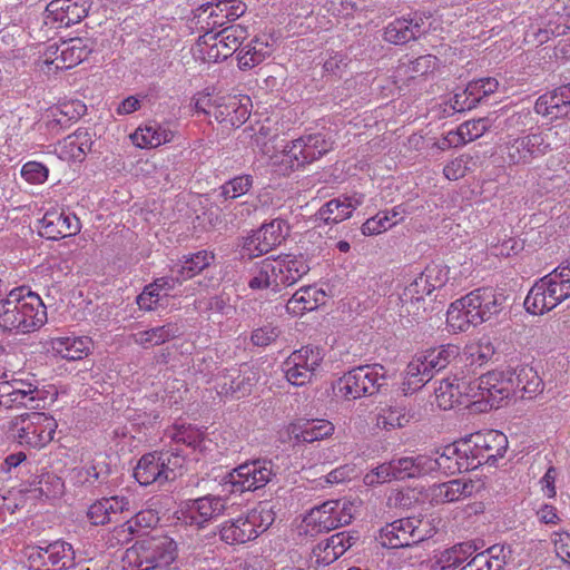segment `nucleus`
Returning <instances> with one entry per match:
<instances>
[{"instance_id": "19", "label": "nucleus", "mask_w": 570, "mask_h": 570, "mask_svg": "<svg viewBox=\"0 0 570 570\" xmlns=\"http://www.w3.org/2000/svg\"><path fill=\"white\" fill-rule=\"evenodd\" d=\"M225 510V500L220 497H203L190 501L181 511L183 521L188 525L203 528L208 521L220 515Z\"/></svg>"}, {"instance_id": "9", "label": "nucleus", "mask_w": 570, "mask_h": 570, "mask_svg": "<svg viewBox=\"0 0 570 570\" xmlns=\"http://www.w3.org/2000/svg\"><path fill=\"white\" fill-rule=\"evenodd\" d=\"M460 355L459 346L441 345L416 355L406 366V376L411 384H425L434 375L455 361Z\"/></svg>"}, {"instance_id": "28", "label": "nucleus", "mask_w": 570, "mask_h": 570, "mask_svg": "<svg viewBox=\"0 0 570 570\" xmlns=\"http://www.w3.org/2000/svg\"><path fill=\"white\" fill-rule=\"evenodd\" d=\"M87 107L79 100L63 102L47 110L46 126L51 132L59 134L85 115Z\"/></svg>"}, {"instance_id": "53", "label": "nucleus", "mask_w": 570, "mask_h": 570, "mask_svg": "<svg viewBox=\"0 0 570 570\" xmlns=\"http://www.w3.org/2000/svg\"><path fill=\"white\" fill-rule=\"evenodd\" d=\"M254 179L250 175L236 176L219 187L218 197L224 200L236 199L249 191Z\"/></svg>"}, {"instance_id": "35", "label": "nucleus", "mask_w": 570, "mask_h": 570, "mask_svg": "<svg viewBox=\"0 0 570 570\" xmlns=\"http://www.w3.org/2000/svg\"><path fill=\"white\" fill-rule=\"evenodd\" d=\"M21 295H23V301L20 309H22L21 313L24 318L22 321L21 332L26 333L42 326L47 321V312L43 303L36 293L23 287Z\"/></svg>"}, {"instance_id": "31", "label": "nucleus", "mask_w": 570, "mask_h": 570, "mask_svg": "<svg viewBox=\"0 0 570 570\" xmlns=\"http://www.w3.org/2000/svg\"><path fill=\"white\" fill-rule=\"evenodd\" d=\"M413 417L406 400H392L381 406L376 414V425L385 431L404 428Z\"/></svg>"}, {"instance_id": "6", "label": "nucleus", "mask_w": 570, "mask_h": 570, "mask_svg": "<svg viewBox=\"0 0 570 570\" xmlns=\"http://www.w3.org/2000/svg\"><path fill=\"white\" fill-rule=\"evenodd\" d=\"M463 455H468L470 470L482 464L495 465L508 450V438L500 431L487 430L470 434L462 440Z\"/></svg>"}, {"instance_id": "26", "label": "nucleus", "mask_w": 570, "mask_h": 570, "mask_svg": "<svg viewBox=\"0 0 570 570\" xmlns=\"http://www.w3.org/2000/svg\"><path fill=\"white\" fill-rule=\"evenodd\" d=\"M57 51L59 52H53V58L47 57L46 62L55 65L56 69H70L83 61L91 52V48L88 40L75 38L63 41Z\"/></svg>"}, {"instance_id": "51", "label": "nucleus", "mask_w": 570, "mask_h": 570, "mask_svg": "<svg viewBox=\"0 0 570 570\" xmlns=\"http://www.w3.org/2000/svg\"><path fill=\"white\" fill-rule=\"evenodd\" d=\"M464 301L465 297L454 301L446 312V323L454 332H465L473 326L472 312Z\"/></svg>"}, {"instance_id": "39", "label": "nucleus", "mask_w": 570, "mask_h": 570, "mask_svg": "<svg viewBox=\"0 0 570 570\" xmlns=\"http://www.w3.org/2000/svg\"><path fill=\"white\" fill-rule=\"evenodd\" d=\"M325 293L314 286H304L297 289L287 301L286 309L293 315H301L305 312L314 311L321 304Z\"/></svg>"}, {"instance_id": "15", "label": "nucleus", "mask_w": 570, "mask_h": 570, "mask_svg": "<svg viewBox=\"0 0 570 570\" xmlns=\"http://www.w3.org/2000/svg\"><path fill=\"white\" fill-rule=\"evenodd\" d=\"M333 148V142L322 134L302 136L291 145L285 146L284 153L292 166H304L317 160Z\"/></svg>"}, {"instance_id": "21", "label": "nucleus", "mask_w": 570, "mask_h": 570, "mask_svg": "<svg viewBox=\"0 0 570 570\" xmlns=\"http://www.w3.org/2000/svg\"><path fill=\"white\" fill-rule=\"evenodd\" d=\"M256 381V374L248 366L245 370L230 368L217 377L216 387L220 395L240 399L250 393Z\"/></svg>"}, {"instance_id": "14", "label": "nucleus", "mask_w": 570, "mask_h": 570, "mask_svg": "<svg viewBox=\"0 0 570 570\" xmlns=\"http://www.w3.org/2000/svg\"><path fill=\"white\" fill-rule=\"evenodd\" d=\"M323 354L320 347L304 346L293 352L283 363L286 380L295 386L307 384L321 365Z\"/></svg>"}, {"instance_id": "12", "label": "nucleus", "mask_w": 570, "mask_h": 570, "mask_svg": "<svg viewBox=\"0 0 570 570\" xmlns=\"http://www.w3.org/2000/svg\"><path fill=\"white\" fill-rule=\"evenodd\" d=\"M47 394L46 390L39 389L32 382L12 380L0 383V405L4 407L42 409L46 405Z\"/></svg>"}, {"instance_id": "50", "label": "nucleus", "mask_w": 570, "mask_h": 570, "mask_svg": "<svg viewBox=\"0 0 570 570\" xmlns=\"http://www.w3.org/2000/svg\"><path fill=\"white\" fill-rule=\"evenodd\" d=\"M63 491L62 479L51 473L42 474L37 484L28 490L31 497L37 499H55L60 497Z\"/></svg>"}, {"instance_id": "8", "label": "nucleus", "mask_w": 570, "mask_h": 570, "mask_svg": "<svg viewBox=\"0 0 570 570\" xmlns=\"http://www.w3.org/2000/svg\"><path fill=\"white\" fill-rule=\"evenodd\" d=\"M431 535L429 521L412 517L387 523L380 530L377 540L384 548L399 549L422 542Z\"/></svg>"}, {"instance_id": "7", "label": "nucleus", "mask_w": 570, "mask_h": 570, "mask_svg": "<svg viewBox=\"0 0 570 570\" xmlns=\"http://www.w3.org/2000/svg\"><path fill=\"white\" fill-rule=\"evenodd\" d=\"M57 421L43 412L17 415L10 422V431L21 445L39 449L53 440Z\"/></svg>"}, {"instance_id": "29", "label": "nucleus", "mask_w": 570, "mask_h": 570, "mask_svg": "<svg viewBox=\"0 0 570 570\" xmlns=\"http://www.w3.org/2000/svg\"><path fill=\"white\" fill-rule=\"evenodd\" d=\"M363 195L334 198L324 204L316 217L325 224H337L351 217L353 210L363 203Z\"/></svg>"}, {"instance_id": "40", "label": "nucleus", "mask_w": 570, "mask_h": 570, "mask_svg": "<svg viewBox=\"0 0 570 570\" xmlns=\"http://www.w3.org/2000/svg\"><path fill=\"white\" fill-rule=\"evenodd\" d=\"M335 428L332 422L315 419L294 425L293 433L295 440L312 443L331 436Z\"/></svg>"}, {"instance_id": "2", "label": "nucleus", "mask_w": 570, "mask_h": 570, "mask_svg": "<svg viewBox=\"0 0 570 570\" xmlns=\"http://www.w3.org/2000/svg\"><path fill=\"white\" fill-rule=\"evenodd\" d=\"M177 558V544L168 535H153L126 550L124 561L132 570H163Z\"/></svg>"}, {"instance_id": "1", "label": "nucleus", "mask_w": 570, "mask_h": 570, "mask_svg": "<svg viewBox=\"0 0 570 570\" xmlns=\"http://www.w3.org/2000/svg\"><path fill=\"white\" fill-rule=\"evenodd\" d=\"M569 297L570 262H567L533 284L524 299V307L531 314L542 315Z\"/></svg>"}, {"instance_id": "18", "label": "nucleus", "mask_w": 570, "mask_h": 570, "mask_svg": "<svg viewBox=\"0 0 570 570\" xmlns=\"http://www.w3.org/2000/svg\"><path fill=\"white\" fill-rule=\"evenodd\" d=\"M40 235L48 239H59L77 235L81 229L79 218L71 212H47L40 220Z\"/></svg>"}, {"instance_id": "24", "label": "nucleus", "mask_w": 570, "mask_h": 570, "mask_svg": "<svg viewBox=\"0 0 570 570\" xmlns=\"http://www.w3.org/2000/svg\"><path fill=\"white\" fill-rule=\"evenodd\" d=\"M426 32L423 18H397L391 21L383 31V39L393 45H405L419 39Z\"/></svg>"}, {"instance_id": "23", "label": "nucleus", "mask_w": 570, "mask_h": 570, "mask_svg": "<svg viewBox=\"0 0 570 570\" xmlns=\"http://www.w3.org/2000/svg\"><path fill=\"white\" fill-rule=\"evenodd\" d=\"M88 9L87 0H52L46 11L48 18L58 23V28H68L87 17Z\"/></svg>"}, {"instance_id": "10", "label": "nucleus", "mask_w": 570, "mask_h": 570, "mask_svg": "<svg viewBox=\"0 0 570 570\" xmlns=\"http://www.w3.org/2000/svg\"><path fill=\"white\" fill-rule=\"evenodd\" d=\"M289 229L288 223L282 218L263 224L250 235L242 238V256L255 258L269 253L288 237Z\"/></svg>"}, {"instance_id": "36", "label": "nucleus", "mask_w": 570, "mask_h": 570, "mask_svg": "<svg viewBox=\"0 0 570 570\" xmlns=\"http://www.w3.org/2000/svg\"><path fill=\"white\" fill-rule=\"evenodd\" d=\"M175 132L167 126L156 121L139 127L132 135V142L139 148H156L163 144L173 141Z\"/></svg>"}, {"instance_id": "30", "label": "nucleus", "mask_w": 570, "mask_h": 570, "mask_svg": "<svg viewBox=\"0 0 570 570\" xmlns=\"http://www.w3.org/2000/svg\"><path fill=\"white\" fill-rule=\"evenodd\" d=\"M474 490L475 483L472 480L454 479L431 487V501L435 504L455 502L471 497Z\"/></svg>"}, {"instance_id": "16", "label": "nucleus", "mask_w": 570, "mask_h": 570, "mask_svg": "<svg viewBox=\"0 0 570 570\" xmlns=\"http://www.w3.org/2000/svg\"><path fill=\"white\" fill-rule=\"evenodd\" d=\"M464 297V302L470 307V313L472 312L473 326L482 324L499 314L505 301L504 295L492 287L476 288Z\"/></svg>"}, {"instance_id": "52", "label": "nucleus", "mask_w": 570, "mask_h": 570, "mask_svg": "<svg viewBox=\"0 0 570 570\" xmlns=\"http://www.w3.org/2000/svg\"><path fill=\"white\" fill-rule=\"evenodd\" d=\"M159 522L158 514L150 509L141 510L121 525L122 532L141 535L147 529Z\"/></svg>"}, {"instance_id": "56", "label": "nucleus", "mask_w": 570, "mask_h": 570, "mask_svg": "<svg viewBox=\"0 0 570 570\" xmlns=\"http://www.w3.org/2000/svg\"><path fill=\"white\" fill-rule=\"evenodd\" d=\"M490 126L491 121L489 118L468 120L459 126L456 135L461 144H466L481 137Z\"/></svg>"}, {"instance_id": "13", "label": "nucleus", "mask_w": 570, "mask_h": 570, "mask_svg": "<svg viewBox=\"0 0 570 570\" xmlns=\"http://www.w3.org/2000/svg\"><path fill=\"white\" fill-rule=\"evenodd\" d=\"M504 149L509 164L529 165L548 154L551 150V144L548 134L537 131L508 140Z\"/></svg>"}, {"instance_id": "49", "label": "nucleus", "mask_w": 570, "mask_h": 570, "mask_svg": "<svg viewBox=\"0 0 570 570\" xmlns=\"http://www.w3.org/2000/svg\"><path fill=\"white\" fill-rule=\"evenodd\" d=\"M215 259L213 253L207 250L197 252L189 257H184L179 267L173 273L178 274L183 281L194 277L206 267H208Z\"/></svg>"}, {"instance_id": "55", "label": "nucleus", "mask_w": 570, "mask_h": 570, "mask_svg": "<svg viewBox=\"0 0 570 570\" xmlns=\"http://www.w3.org/2000/svg\"><path fill=\"white\" fill-rule=\"evenodd\" d=\"M432 293L431 287L428 286V283L424 281L423 276L420 274L411 284H409L403 293L400 296L402 302V307L410 313L409 305H413L414 303H420L425 295H430Z\"/></svg>"}, {"instance_id": "33", "label": "nucleus", "mask_w": 570, "mask_h": 570, "mask_svg": "<svg viewBox=\"0 0 570 570\" xmlns=\"http://www.w3.org/2000/svg\"><path fill=\"white\" fill-rule=\"evenodd\" d=\"M484 547L483 540L466 541L445 549L435 561V570H456L468 558Z\"/></svg>"}, {"instance_id": "17", "label": "nucleus", "mask_w": 570, "mask_h": 570, "mask_svg": "<svg viewBox=\"0 0 570 570\" xmlns=\"http://www.w3.org/2000/svg\"><path fill=\"white\" fill-rule=\"evenodd\" d=\"M134 511L132 500L124 494L105 497L91 503L87 518L92 525H105L117 522L119 515Z\"/></svg>"}, {"instance_id": "41", "label": "nucleus", "mask_w": 570, "mask_h": 570, "mask_svg": "<svg viewBox=\"0 0 570 570\" xmlns=\"http://www.w3.org/2000/svg\"><path fill=\"white\" fill-rule=\"evenodd\" d=\"M248 286L252 289L272 288L274 292L279 291L281 286L273 257H267L255 265Z\"/></svg>"}, {"instance_id": "60", "label": "nucleus", "mask_w": 570, "mask_h": 570, "mask_svg": "<svg viewBox=\"0 0 570 570\" xmlns=\"http://www.w3.org/2000/svg\"><path fill=\"white\" fill-rule=\"evenodd\" d=\"M173 441L177 444H185L193 449H197L204 441V433L191 425H180L173 433Z\"/></svg>"}, {"instance_id": "64", "label": "nucleus", "mask_w": 570, "mask_h": 570, "mask_svg": "<svg viewBox=\"0 0 570 570\" xmlns=\"http://www.w3.org/2000/svg\"><path fill=\"white\" fill-rule=\"evenodd\" d=\"M77 475L82 484L94 485L96 482H106L109 475V470L107 466L104 470L99 466V463L92 462L80 468L77 472Z\"/></svg>"}, {"instance_id": "3", "label": "nucleus", "mask_w": 570, "mask_h": 570, "mask_svg": "<svg viewBox=\"0 0 570 570\" xmlns=\"http://www.w3.org/2000/svg\"><path fill=\"white\" fill-rule=\"evenodd\" d=\"M185 462L178 450L155 451L139 459L134 476L144 487L153 483L164 485L183 474Z\"/></svg>"}, {"instance_id": "62", "label": "nucleus", "mask_w": 570, "mask_h": 570, "mask_svg": "<svg viewBox=\"0 0 570 570\" xmlns=\"http://www.w3.org/2000/svg\"><path fill=\"white\" fill-rule=\"evenodd\" d=\"M448 274L449 269L446 266L435 263L429 264L421 273L432 292L445 285L448 282Z\"/></svg>"}, {"instance_id": "37", "label": "nucleus", "mask_w": 570, "mask_h": 570, "mask_svg": "<svg viewBox=\"0 0 570 570\" xmlns=\"http://www.w3.org/2000/svg\"><path fill=\"white\" fill-rule=\"evenodd\" d=\"M92 347V341L88 336L55 337L51 340L52 351L68 361L82 360L88 356Z\"/></svg>"}, {"instance_id": "58", "label": "nucleus", "mask_w": 570, "mask_h": 570, "mask_svg": "<svg viewBox=\"0 0 570 570\" xmlns=\"http://www.w3.org/2000/svg\"><path fill=\"white\" fill-rule=\"evenodd\" d=\"M274 137L272 129L264 125H259L258 128L249 126L243 130V139H249L250 146L258 148L263 154H269L268 142Z\"/></svg>"}, {"instance_id": "38", "label": "nucleus", "mask_w": 570, "mask_h": 570, "mask_svg": "<svg viewBox=\"0 0 570 570\" xmlns=\"http://www.w3.org/2000/svg\"><path fill=\"white\" fill-rule=\"evenodd\" d=\"M183 334L181 326L177 322H169L161 326H156L146 331L132 334V341L148 348L150 346L161 345Z\"/></svg>"}, {"instance_id": "22", "label": "nucleus", "mask_w": 570, "mask_h": 570, "mask_svg": "<svg viewBox=\"0 0 570 570\" xmlns=\"http://www.w3.org/2000/svg\"><path fill=\"white\" fill-rule=\"evenodd\" d=\"M538 115L550 119H570V82L540 96L534 104Z\"/></svg>"}, {"instance_id": "59", "label": "nucleus", "mask_w": 570, "mask_h": 570, "mask_svg": "<svg viewBox=\"0 0 570 570\" xmlns=\"http://www.w3.org/2000/svg\"><path fill=\"white\" fill-rule=\"evenodd\" d=\"M271 56V52H261L249 42L242 47L237 55L238 67L242 70L252 69Z\"/></svg>"}, {"instance_id": "34", "label": "nucleus", "mask_w": 570, "mask_h": 570, "mask_svg": "<svg viewBox=\"0 0 570 570\" xmlns=\"http://www.w3.org/2000/svg\"><path fill=\"white\" fill-rule=\"evenodd\" d=\"M23 286L11 289L4 299L0 301V326L7 331L20 330L22 321Z\"/></svg>"}, {"instance_id": "45", "label": "nucleus", "mask_w": 570, "mask_h": 570, "mask_svg": "<svg viewBox=\"0 0 570 570\" xmlns=\"http://www.w3.org/2000/svg\"><path fill=\"white\" fill-rule=\"evenodd\" d=\"M247 36V27L242 24H233L217 32L214 38L218 40L217 45H220L225 51H218L216 57L222 56L226 59L232 56L237 49H239L243 40H245Z\"/></svg>"}, {"instance_id": "63", "label": "nucleus", "mask_w": 570, "mask_h": 570, "mask_svg": "<svg viewBox=\"0 0 570 570\" xmlns=\"http://www.w3.org/2000/svg\"><path fill=\"white\" fill-rule=\"evenodd\" d=\"M391 222V217L387 212H380L375 216L368 218L363 225H362V233L367 236L372 235H379L389 228H391L393 225L397 224V220Z\"/></svg>"}, {"instance_id": "32", "label": "nucleus", "mask_w": 570, "mask_h": 570, "mask_svg": "<svg viewBox=\"0 0 570 570\" xmlns=\"http://www.w3.org/2000/svg\"><path fill=\"white\" fill-rule=\"evenodd\" d=\"M279 286H292L309 272L303 255H281L274 258Z\"/></svg>"}, {"instance_id": "4", "label": "nucleus", "mask_w": 570, "mask_h": 570, "mask_svg": "<svg viewBox=\"0 0 570 570\" xmlns=\"http://www.w3.org/2000/svg\"><path fill=\"white\" fill-rule=\"evenodd\" d=\"M278 474V466L268 458L248 460L224 478V487L232 493L256 491L271 483Z\"/></svg>"}, {"instance_id": "46", "label": "nucleus", "mask_w": 570, "mask_h": 570, "mask_svg": "<svg viewBox=\"0 0 570 570\" xmlns=\"http://www.w3.org/2000/svg\"><path fill=\"white\" fill-rule=\"evenodd\" d=\"M435 403L442 410L453 409L455 405H463L459 379H444L434 390Z\"/></svg>"}, {"instance_id": "57", "label": "nucleus", "mask_w": 570, "mask_h": 570, "mask_svg": "<svg viewBox=\"0 0 570 570\" xmlns=\"http://www.w3.org/2000/svg\"><path fill=\"white\" fill-rule=\"evenodd\" d=\"M499 82L495 78H481L470 81L466 86L468 95L471 96L475 107L483 101L487 97L498 90Z\"/></svg>"}, {"instance_id": "42", "label": "nucleus", "mask_w": 570, "mask_h": 570, "mask_svg": "<svg viewBox=\"0 0 570 570\" xmlns=\"http://www.w3.org/2000/svg\"><path fill=\"white\" fill-rule=\"evenodd\" d=\"M220 539L228 544H240L257 538L246 517L226 521L219 531Z\"/></svg>"}, {"instance_id": "5", "label": "nucleus", "mask_w": 570, "mask_h": 570, "mask_svg": "<svg viewBox=\"0 0 570 570\" xmlns=\"http://www.w3.org/2000/svg\"><path fill=\"white\" fill-rule=\"evenodd\" d=\"M387 385L386 371L381 364L354 367L337 381L338 394L346 400L372 396Z\"/></svg>"}, {"instance_id": "25", "label": "nucleus", "mask_w": 570, "mask_h": 570, "mask_svg": "<svg viewBox=\"0 0 570 570\" xmlns=\"http://www.w3.org/2000/svg\"><path fill=\"white\" fill-rule=\"evenodd\" d=\"M485 391L487 402L491 407H499L500 403L513 395V382L509 377L508 370L491 371L480 376L479 386Z\"/></svg>"}, {"instance_id": "11", "label": "nucleus", "mask_w": 570, "mask_h": 570, "mask_svg": "<svg viewBox=\"0 0 570 570\" xmlns=\"http://www.w3.org/2000/svg\"><path fill=\"white\" fill-rule=\"evenodd\" d=\"M352 519V504L348 501L328 500L309 511L306 523L311 531L322 533L350 524Z\"/></svg>"}, {"instance_id": "47", "label": "nucleus", "mask_w": 570, "mask_h": 570, "mask_svg": "<svg viewBox=\"0 0 570 570\" xmlns=\"http://www.w3.org/2000/svg\"><path fill=\"white\" fill-rule=\"evenodd\" d=\"M47 559L49 566L59 570L70 569L76 566V553L72 546L66 541L57 540L47 546Z\"/></svg>"}, {"instance_id": "20", "label": "nucleus", "mask_w": 570, "mask_h": 570, "mask_svg": "<svg viewBox=\"0 0 570 570\" xmlns=\"http://www.w3.org/2000/svg\"><path fill=\"white\" fill-rule=\"evenodd\" d=\"M462 440L444 446L436 458L428 456L429 473L441 471L446 475L470 471L469 458L463 455Z\"/></svg>"}, {"instance_id": "61", "label": "nucleus", "mask_w": 570, "mask_h": 570, "mask_svg": "<svg viewBox=\"0 0 570 570\" xmlns=\"http://www.w3.org/2000/svg\"><path fill=\"white\" fill-rule=\"evenodd\" d=\"M439 65V59L432 55L420 56L410 61L407 65V73L411 78L426 76L433 72Z\"/></svg>"}, {"instance_id": "54", "label": "nucleus", "mask_w": 570, "mask_h": 570, "mask_svg": "<svg viewBox=\"0 0 570 570\" xmlns=\"http://www.w3.org/2000/svg\"><path fill=\"white\" fill-rule=\"evenodd\" d=\"M249 524L253 525L256 537L266 531L275 520V512L268 502L261 503L246 515Z\"/></svg>"}, {"instance_id": "48", "label": "nucleus", "mask_w": 570, "mask_h": 570, "mask_svg": "<svg viewBox=\"0 0 570 570\" xmlns=\"http://www.w3.org/2000/svg\"><path fill=\"white\" fill-rule=\"evenodd\" d=\"M344 537H337L336 533L320 542L313 549V556L318 564H331L345 553L343 543Z\"/></svg>"}, {"instance_id": "43", "label": "nucleus", "mask_w": 570, "mask_h": 570, "mask_svg": "<svg viewBox=\"0 0 570 570\" xmlns=\"http://www.w3.org/2000/svg\"><path fill=\"white\" fill-rule=\"evenodd\" d=\"M92 144L91 135L87 129H77L63 139L61 153L69 159L81 161L91 150Z\"/></svg>"}, {"instance_id": "27", "label": "nucleus", "mask_w": 570, "mask_h": 570, "mask_svg": "<svg viewBox=\"0 0 570 570\" xmlns=\"http://www.w3.org/2000/svg\"><path fill=\"white\" fill-rule=\"evenodd\" d=\"M513 382V395L531 400L543 391L544 384L538 372L530 365H520L508 370Z\"/></svg>"}, {"instance_id": "44", "label": "nucleus", "mask_w": 570, "mask_h": 570, "mask_svg": "<svg viewBox=\"0 0 570 570\" xmlns=\"http://www.w3.org/2000/svg\"><path fill=\"white\" fill-rule=\"evenodd\" d=\"M394 469V479L403 480L406 478H419L430 474L428 455L403 456L392 460Z\"/></svg>"}]
</instances>
